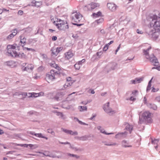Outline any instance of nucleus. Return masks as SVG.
<instances>
[{"mask_svg": "<svg viewBox=\"0 0 160 160\" xmlns=\"http://www.w3.org/2000/svg\"><path fill=\"white\" fill-rule=\"evenodd\" d=\"M16 44L9 45L7 46L8 55L14 58H25L26 55L22 52L19 53L14 50L16 48Z\"/></svg>", "mask_w": 160, "mask_h": 160, "instance_id": "obj_1", "label": "nucleus"}, {"mask_svg": "<svg viewBox=\"0 0 160 160\" xmlns=\"http://www.w3.org/2000/svg\"><path fill=\"white\" fill-rule=\"evenodd\" d=\"M150 26L153 29L159 30L160 28V17L156 15H152L150 16Z\"/></svg>", "mask_w": 160, "mask_h": 160, "instance_id": "obj_2", "label": "nucleus"}, {"mask_svg": "<svg viewBox=\"0 0 160 160\" xmlns=\"http://www.w3.org/2000/svg\"><path fill=\"white\" fill-rule=\"evenodd\" d=\"M59 8L58 7L56 9V14L55 15H51V19L52 22L59 29H62V26L64 25L63 21H62L61 19L58 18L57 17L58 14H59V13H58L57 11L58 10Z\"/></svg>", "mask_w": 160, "mask_h": 160, "instance_id": "obj_3", "label": "nucleus"}, {"mask_svg": "<svg viewBox=\"0 0 160 160\" xmlns=\"http://www.w3.org/2000/svg\"><path fill=\"white\" fill-rule=\"evenodd\" d=\"M152 113L149 111H145L142 113V116H139L138 123L142 124L146 122L149 123L151 122L152 121Z\"/></svg>", "mask_w": 160, "mask_h": 160, "instance_id": "obj_4", "label": "nucleus"}, {"mask_svg": "<svg viewBox=\"0 0 160 160\" xmlns=\"http://www.w3.org/2000/svg\"><path fill=\"white\" fill-rule=\"evenodd\" d=\"M151 48L150 47L146 50H143V52L144 53V54L145 55L146 58L147 59H149L153 64L154 65H158V62L157 58L153 54H152L150 56L149 55V52Z\"/></svg>", "mask_w": 160, "mask_h": 160, "instance_id": "obj_5", "label": "nucleus"}, {"mask_svg": "<svg viewBox=\"0 0 160 160\" xmlns=\"http://www.w3.org/2000/svg\"><path fill=\"white\" fill-rule=\"evenodd\" d=\"M159 30L149 28V30L147 31L146 33L149 37L156 39L158 38L159 35Z\"/></svg>", "mask_w": 160, "mask_h": 160, "instance_id": "obj_6", "label": "nucleus"}, {"mask_svg": "<svg viewBox=\"0 0 160 160\" xmlns=\"http://www.w3.org/2000/svg\"><path fill=\"white\" fill-rule=\"evenodd\" d=\"M60 72L53 70H51L50 72L46 75V78L50 80L53 81L58 77Z\"/></svg>", "mask_w": 160, "mask_h": 160, "instance_id": "obj_7", "label": "nucleus"}, {"mask_svg": "<svg viewBox=\"0 0 160 160\" xmlns=\"http://www.w3.org/2000/svg\"><path fill=\"white\" fill-rule=\"evenodd\" d=\"M82 16L78 12H74L71 15V19L72 21L76 22H80L82 19Z\"/></svg>", "mask_w": 160, "mask_h": 160, "instance_id": "obj_8", "label": "nucleus"}, {"mask_svg": "<svg viewBox=\"0 0 160 160\" xmlns=\"http://www.w3.org/2000/svg\"><path fill=\"white\" fill-rule=\"evenodd\" d=\"M22 71H26L28 72H31L33 70V65L31 64L23 63L22 64Z\"/></svg>", "mask_w": 160, "mask_h": 160, "instance_id": "obj_9", "label": "nucleus"}, {"mask_svg": "<svg viewBox=\"0 0 160 160\" xmlns=\"http://www.w3.org/2000/svg\"><path fill=\"white\" fill-rule=\"evenodd\" d=\"M109 102H108L105 104L103 107L104 111L110 115H112L116 113V111L112 110L109 107Z\"/></svg>", "mask_w": 160, "mask_h": 160, "instance_id": "obj_10", "label": "nucleus"}, {"mask_svg": "<svg viewBox=\"0 0 160 160\" xmlns=\"http://www.w3.org/2000/svg\"><path fill=\"white\" fill-rule=\"evenodd\" d=\"M99 6V3L92 2L90 4L85 6L84 8L85 10H91Z\"/></svg>", "mask_w": 160, "mask_h": 160, "instance_id": "obj_11", "label": "nucleus"}, {"mask_svg": "<svg viewBox=\"0 0 160 160\" xmlns=\"http://www.w3.org/2000/svg\"><path fill=\"white\" fill-rule=\"evenodd\" d=\"M42 94H43L42 92H41L39 93H35L34 92L27 93L26 92H22L21 93H20V94H22L23 96H27L29 98L37 97L40 96H41Z\"/></svg>", "mask_w": 160, "mask_h": 160, "instance_id": "obj_12", "label": "nucleus"}, {"mask_svg": "<svg viewBox=\"0 0 160 160\" xmlns=\"http://www.w3.org/2000/svg\"><path fill=\"white\" fill-rule=\"evenodd\" d=\"M107 6L108 9L112 12H114L118 7V6L115 3L112 2L108 3Z\"/></svg>", "mask_w": 160, "mask_h": 160, "instance_id": "obj_13", "label": "nucleus"}, {"mask_svg": "<svg viewBox=\"0 0 160 160\" xmlns=\"http://www.w3.org/2000/svg\"><path fill=\"white\" fill-rule=\"evenodd\" d=\"M18 32V30L16 29H15L11 31V33L7 37L6 39L8 40H9L12 39L15 35H16Z\"/></svg>", "mask_w": 160, "mask_h": 160, "instance_id": "obj_14", "label": "nucleus"}, {"mask_svg": "<svg viewBox=\"0 0 160 160\" xmlns=\"http://www.w3.org/2000/svg\"><path fill=\"white\" fill-rule=\"evenodd\" d=\"M127 134V133L126 132L118 133L115 135V138L119 139L124 138L126 137Z\"/></svg>", "mask_w": 160, "mask_h": 160, "instance_id": "obj_15", "label": "nucleus"}, {"mask_svg": "<svg viewBox=\"0 0 160 160\" xmlns=\"http://www.w3.org/2000/svg\"><path fill=\"white\" fill-rule=\"evenodd\" d=\"M63 49L62 47H58L56 48H53L51 49V51L53 55L56 56L58 53Z\"/></svg>", "mask_w": 160, "mask_h": 160, "instance_id": "obj_16", "label": "nucleus"}, {"mask_svg": "<svg viewBox=\"0 0 160 160\" xmlns=\"http://www.w3.org/2000/svg\"><path fill=\"white\" fill-rule=\"evenodd\" d=\"M121 145L122 147L125 148H130L132 147L129 142L126 140H123L122 141Z\"/></svg>", "mask_w": 160, "mask_h": 160, "instance_id": "obj_17", "label": "nucleus"}, {"mask_svg": "<svg viewBox=\"0 0 160 160\" xmlns=\"http://www.w3.org/2000/svg\"><path fill=\"white\" fill-rule=\"evenodd\" d=\"M143 80V78H136L135 79L131 81V83L132 84H135L141 82Z\"/></svg>", "mask_w": 160, "mask_h": 160, "instance_id": "obj_18", "label": "nucleus"}, {"mask_svg": "<svg viewBox=\"0 0 160 160\" xmlns=\"http://www.w3.org/2000/svg\"><path fill=\"white\" fill-rule=\"evenodd\" d=\"M42 4V2H37L35 0H33L31 2V5L33 6H35L38 7Z\"/></svg>", "mask_w": 160, "mask_h": 160, "instance_id": "obj_19", "label": "nucleus"}, {"mask_svg": "<svg viewBox=\"0 0 160 160\" xmlns=\"http://www.w3.org/2000/svg\"><path fill=\"white\" fill-rule=\"evenodd\" d=\"M97 129L99 130L100 132L103 134H104L106 135H111V134H114V133L113 132H111V133H107L104 130V129L102 128V127L100 126H98L97 128Z\"/></svg>", "mask_w": 160, "mask_h": 160, "instance_id": "obj_20", "label": "nucleus"}, {"mask_svg": "<svg viewBox=\"0 0 160 160\" xmlns=\"http://www.w3.org/2000/svg\"><path fill=\"white\" fill-rule=\"evenodd\" d=\"M130 93V91L127 92L125 95V98L127 100H130L131 101H134L136 100V98H134L133 96H131L130 98L127 97V96Z\"/></svg>", "mask_w": 160, "mask_h": 160, "instance_id": "obj_21", "label": "nucleus"}, {"mask_svg": "<svg viewBox=\"0 0 160 160\" xmlns=\"http://www.w3.org/2000/svg\"><path fill=\"white\" fill-rule=\"evenodd\" d=\"M70 148L72 150L75 151L81 152L82 151L83 149L81 148H78L77 147H75L73 145H70Z\"/></svg>", "mask_w": 160, "mask_h": 160, "instance_id": "obj_22", "label": "nucleus"}, {"mask_svg": "<svg viewBox=\"0 0 160 160\" xmlns=\"http://www.w3.org/2000/svg\"><path fill=\"white\" fill-rule=\"evenodd\" d=\"M50 65L51 67L56 69L58 70H59L61 69L58 65L56 64L54 62H52L50 63Z\"/></svg>", "mask_w": 160, "mask_h": 160, "instance_id": "obj_23", "label": "nucleus"}, {"mask_svg": "<svg viewBox=\"0 0 160 160\" xmlns=\"http://www.w3.org/2000/svg\"><path fill=\"white\" fill-rule=\"evenodd\" d=\"M126 129L129 131L130 133H131V131L133 128L132 125H130L129 124L127 123L125 124Z\"/></svg>", "mask_w": 160, "mask_h": 160, "instance_id": "obj_24", "label": "nucleus"}, {"mask_svg": "<svg viewBox=\"0 0 160 160\" xmlns=\"http://www.w3.org/2000/svg\"><path fill=\"white\" fill-rule=\"evenodd\" d=\"M147 106L150 108L154 110H156L157 109V106L154 104H152L150 103L147 104Z\"/></svg>", "mask_w": 160, "mask_h": 160, "instance_id": "obj_25", "label": "nucleus"}, {"mask_svg": "<svg viewBox=\"0 0 160 160\" xmlns=\"http://www.w3.org/2000/svg\"><path fill=\"white\" fill-rule=\"evenodd\" d=\"M66 58L68 59H70L73 56V54L71 52H68L65 54Z\"/></svg>", "mask_w": 160, "mask_h": 160, "instance_id": "obj_26", "label": "nucleus"}, {"mask_svg": "<svg viewBox=\"0 0 160 160\" xmlns=\"http://www.w3.org/2000/svg\"><path fill=\"white\" fill-rule=\"evenodd\" d=\"M63 22V23H64V25L62 26V27L61 28L62 29V30H65V29H68L69 28L68 25L67 24V23L66 22V21H65L64 22L63 21V22Z\"/></svg>", "mask_w": 160, "mask_h": 160, "instance_id": "obj_27", "label": "nucleus"}, {"mask_svg": "<svg viewBox=\"0 0 160 160\" xmlns=\"http://www.w3.org/2000/svg\"><path fill=\"white\" fill-rule=\"evenodd\" d=\"M35 136L40 138H45L46 140L48 139V138L47 137L44 136L41 133H37V134H35Z\"/></svg>", "mask_w": 160, "mask_h": 160, "instance_id": "obj_28", "label": "nucleus"}, {"mask_svg": "<svg viewBox=\"0 0 160 160\" xmlns=\"http://www.w3.org/2000/svg\"><path fill=\"white\" fill-rule=\"evenodd\" d=\"M43 154L46 156H49L53 158H55V157L52 154L50 153L49 152H45L43 153Z\"/></svg>", "mask_w": 160, "mask_h": 160, "instance_id": "obj_29", "label": "nucleus"}, {"mask_svg": "<svg viewBox=\"0 0 160 160\" xmlns=\"http://www.w3.org/2000/svg\"><path fill=\"white\" fill-rule=\"evenodd\" d=\"M72 82H66L63 86L64 88H67L71 86L72 84Z\"/></svg>", "mask_w": 160, "mask_h": 160, "instance_id": "obj_30", "label": "nucleus"}, {"mask_svg": "<svg viewBox=\"0 0 160 160\" xmlns=\"http://www.w3.org/2000/svg\"><path fill=\"white\" fill-rule=\"evenodd\" d=\"M74 119L77 121L78 122V123L81 125L87 126L88 125V124L83 122H82V121L79 120L78 119V118L77 117H74Z\"/></svg>", "mask_w": 160, "mask_h": 160, "instance_id": "obj_31", "label": "nucleus"}, {"mask_svg": "<svg viewBox=\"0 0 160 160\" xmlns=\"http://www.w3.org/2000/svg\"><path fill=\"white\" fill-rule=\"evenodd\" d=\"M62 92H61L57 94L54 98L57 101H59L61 100V98L60 97V96L62 95Z\"/></svg>", "mask_w": 160, "mask_h": 160, "instance_id": "obj_32", "label": "nucleus"}, {"mask_svg": "<svg viewBox=\"0 0 160 160\" xmlns=\"http://www.w3.org/2000/svg\"><path fill=\"white\" fill-rule=\"evenodd\" d=\"M78 109L80 112H82L84 111H87V108L86 106L83 107L82 106H79L78 107Z\"/></svg>", "mask_w": 160, "mask_h": 160, "instance_id": "obj_33", "label": "nucleus"}, {"mask_svg": "<svg viewBox=\"0 0 160 160\" xmlns=\"http://www.w3.org/2000/svg\"><path fill=\"white\" fill-rule=\"evenodd\" d=\"M117 66V64L115 62L109 65V66L111 67V69L112 70H114L116 68Z\"/></svg>", "mask_w": 160, "mask_h": 160, "instance_id": "obj_34", "label": "nucleus"}, {"mask_svg": "<svg viewBox=\"0 0 160 160\" xmlns=\"http://www.w3.org/2000/svg\"><path fill=\"white\" fill-rule=\"evenodd\" d=\"M20 42L21 43L24 44L26 43V39L24 38L23 36L21 35L20 36Z\"/></svg>", "mask_w": 160, "mask_h": 160, "instance_id": "obj_35", "label": "nucleus"}, {"mask_svg": "<svg viewBox=\"0 0 160 160\" xmlns=\"http://www.w3.org/2000/svg\"><path fill=\"white\" fill-rule=\"evenodd\" d=\"M101 12H98L96 13H93L92 14L93 16L95 18L98 17L101 15Z\"/></svg>", "mask_w": 160, "mask_h": 160, "instance_id": "obj_36", "label": "nucleus"}, {"mask_svg": "<svg viewBox=\"0 0 160 160\" xmlns=\"http://www.w3.org/2000/svg\"><path fill=\"white\" fill-rule=\"evenodd\" d=\"M67 154L68 156H69L71 157H74L76 158H79V157L77 155L71 154L70 153H68Z\"/></svg>", "mask_w": 160, "mask_h": 160, "instance_id": "obj_37", "label": "nucleus"}, {"mask_svg": "<svg viewBox=\"0 0 160 160\" xmlns=\"http://www.w3.org/2000/svg\"><path fill=\"white\" fill-rule=\"evenodd\" d=\"M69 134L72 135H77L78 134V132L77 131L73 132L72 131L70 130Z\"/></svg>", "mask_w": 160, "mask_h": 160, "instance_id": "obj_38", "label": "nucleus"}, {"mask_svg": "<svg viewBox=\"0 0 160 160\" xmlns=\"http://www.w3.org/2000/svg\"><path fill=\"white\" fill-rule=\"evenodd\" d=\"M61 130H62V131H63V132H64L65 133L67 134H69V131H70V130H68V129H64V128H61Z\"/></svg>", "mask_w": 160, "mask_h": 160, "instance_id": "obj_39", "label": "nucleus"}, {"mask_svg": "<svg viewBox=\"0 0 160 160\" xmlns=\"http://www.w3.org/2000/svg\"><path fill=\"white\" fill-rule=\"evenodd\" d=\"M103 21V19L102 18H101L99 19H98L96 20L95 22H96L98 24H99L100 23L102 22Z\"/></svg>", "mask_w": 160, "mask_h": 160, "instance_id": "obj_40", "label": "nucleus"}, {"mask_svg": "<svg viewBox=\"0 0 160 160\" xmlns=\"http://www.w3.org/2000/svg\"><path fill=\"white\" fill-rule=\"evenodd\" d=\"M88 136H83L81 137L80 140H82V141H86L87 140L88 138Z\"/></svg>", "mask_w": 160, "mask_h": 160, "instance_id": "obj_41", "label": "nucleus"}, {"mask_svg": "<svg viewBox=\"0 0 160 160\" xmlns=\"http://www.w3.org/2000/svg\"><path fill=\"white\" fill-rule=\"evenodd\" d=\"M85 61V59H82V60L78 61L77 63L80 66H81L82 63Z\"/></svg>", "mask_w": 160, "mask_h": 160, "instance_id": "obj_42", "label": "nucleus"}, {"mask_svg": "<svg viewBox=\"0 0 160 160\" xmlns=\"http://www.w3.org/2000/svg\"><path fill=\"white\" fill-rule=\"evenodd\" d=\"M80 67L81 66L77 63L74 65V68L76 69L79 70Z\"/></svg>", "mask_w": 160, "mask_h": 160, "instance_id": "obj_43", "label": "nucleus"}, {"mask_svg": "<svg viewBox=\"0 0 160 160\" xmlns=\"http://www.w3.org/2000/svg\"><path fill=\"white\" fill-rule=\"evenodd\" d=\"M116 144L115 143H110V142H109V143L106 142L105 143V145H107V146H114V145H116Z\"/></svg>", "mask_w": 160, "mask_h": 160, "instance_id": "obj_44", "label": "nucleus"}, {"mask_svg": "<svg viewBox=\"0 0 160 160\" xmlns=\"http://www.w3.org/2000/svg\"><path fill=\"white\" fill-rule=\"evenodd\" d=\"M158 139H155L154 140H152V142L153 144H157L158 142Z\"/></svg>", "mask_w": 160, "mask_h": 160, "instance_id": "obj_45", "label": "nucleus"}, {"mask_svg": "<svg viewBox=\"0 0 160 160\" xmlns=\"http://www.w3.org/2000/svg\"><path fill=\"white\" fill-rule=\"evenodd\" d=\"M44 69V67L43 66H41L40 67H39L38 68V70L39 72H41Z\"/></svg>", "mask_w": 160, "mask_h": 160, "instance_id": "obj_46", "label": "nucleus"}, {"mask_svg": "<svg viewBox=\"0 0 160 160\" xmlns=\"http://www.w3.org/2000/svg\"><path fill=\"white\" fill-rule=\"evenodd\" d=\"M151 84L148 83V85L147 88V92H148L151 89Z\"/></svg>", "mask_w": 160, "mask_h": 160, "instance_id": "obj_47", "label": "nucleus"}, {"mask_svg": "<svg viewBox=\"0 0 160 160\" xmlns=\"http://www.w3.org/2000/svg\"><path fill=\"white\" fill-rule=\"evenodd\" d=\"M152 92H156L158 91L159 90L158 88H155L153 87H152Z\"/></svg>", "mask_w": 160, "mask_h": 160, "instance_id": "obj_48", "label": "nucleus"}, {"mask_svg": "<svg viewBox=\"0 0 160 160\" xmlns=\"http://www.w3.org/2000/svg\"><path fill=\"white\" fill-rule=\"evenodd\" d=\"M19 146L21 147H24L27 148L28 147V144H20L18 145Z\"/></svg>", "mask_w": 160, "mask_h": 160, "instance_id": "obj_49", "label": "nucleus"}, {"mask_svg": "<svg viewBox=\"0 0 160 160\" xmlns=\"http://www.w3.org/2000/svg\"><path fill=\"white\" fill-rule=\"evenodd\" d=\"M71 80L72 78L70 77H68L67 78V82H72Z\"/></svg>", "mask_w": 160, "mask_h": 160, "instance_id": "obj_50", "label": "nucleus"}, {"mask_svg": "<svg viewBox=\"0 0 160 160\" xmlns=\"http://www.w3.org/2000/svg\"><path fill=\"white\" fill-rule=\"evenodd\" d=\"M59 143L60 144H68L69 145H70V143L69 142H59Z\"/></svg>", "mask_w": 160, "mask_h": 160, "instance_id": "obj_51", "label": "nucleus"}, {"mask_svg": "<svg viewBox=\"0 0 160 160\" xmlns=\"http://www.w3.org/2000/svg\"><path fill=\"white\" fill-rule=\"evenodd\" d=\"M138 91L137 90H135L132 92L131 94H132L133 96H135L136 94L137 93Z\"/></svg>", "mask_w": 160, "mask_h": 160, "instance_id": "obj_52", "label": "nucleus"}, {"mask_svg": "<svg viewBox=\"0 0 160 160\" xmlns=\"http://www.w3.org/2000/svg\"><path fill=\"white\" fill-rule=\"evenodd\" d=\"M92 116L90 118V119L91 120H92V119L95 117L96 116V114H92Z\"/></svg>", "mask_w": 160, "mask_h": 160, "instance_id": "obj_53", "label": "nucleus"}, {"mask_svg": "<svg viewBox=\"0 0 160 160\" xmlns=\"http://www.w3.org/2000/svg\"><path fill=\"white\" fill-rule=\"evenodd\" d=\"M156 100L158 102H160V96H158L156 97Z\"/></svg>", "mask_w": 160, "mask_h": 160, "instance_id": "obj_54", "label": "nucleus"}, {"mask_svg": "<svg viewBox=\"0 0 160 160\" xmlns=\"http://www.w3.org/2000/svg\"><path fill=\"white\" fill-rule=\"evenodd\" d=\"M28 133L32 135H34L35 136V134H37V133H35V132H34L32 131H30L29 132H28Z\"/></svg>", "mask_w": 160, "mask_h": 160, "instance_id": "obj_55", "label": "nucleus"}, {"mask_svg": "<svg viewBox=\"0 0 160 160\" xmlns=\"http://www.w3.org/2000/svg\"><path fill=\"white\" fill-rule=\"evenodd\" d=\"M121 45L120 44L119 46L117 48V49L116 50V52H115V54H117V52L118 51V50H119V49Z\"/></svg>", "mask_w": 160, "mask_h": 160, "instance_id": "obj_56", "label": "nucleus"}, {"mask_svg": "<svg viewBox=\"0 0 160 160\" xmlns=\"http://www.w3.org/2000/svg\"><path fill=\"white\" fill-rule=\"evenodd\" d=\"M137 33L138 34H142V32L141 30H140L138 29H137Z\"/></svg>", "mask_w": 160, "mask_h": 160, "instance_id": "obj_57", "label": "nucleus"}, {"mask_svg": "<svg viewBox=\"0 0 160 160\" xmlns=\"http://www.w3.org/2000/svg\"><path fill=\"white\" fill-rule=\"evenodd\" d=\"M25 49H27L28 51L32 50V51H34V50L32 49V48H25Z\"/></svg>", "mask_w": 160, "mask_h": 160, "instance_id": "obj_58", "label": "nucleus"}, {"mask_svg": "<svg viewBox=\"0 0 160 160\" xmlns=\"http://www.w3.org/2000/svg\"><path fill=\"white\" fill-rule=\"evenodd\" d=\"M57 115L60 117H62L63 116L62 113L61 112H58L57 113Z\"/></svg>", "mask_w": 160, "mask_h": 160, "instance_id": "obj_59", "label": "nucleus"}, {"mask_svg": "<svg viewBox=\"0 0 160 160\" xmlns=\"http://www.w3.org/2000/svg\"><path fill=\"white\" fill-rule=\"evenodd\" d=\"M57 39V37L55 36H53L52 37V39L53 41H55Z\"/></svg>", "mask_w": 160, "mask_h": 160, "instance_id": "obj_60", "label": "nucleus"}, {"mask_svg": "<svg viewBox=\"0 0 160 160\" xmlns=\"http://www.w3.org/2000/svg\"><path fill=\"white\" fill-rule=\"evenodd\" d=\"M100 32L102 34H104L105 33V31L103 29H102L100 30Z\"/></svg>", "mask_w": 160, "mask_h": 160, "instance_id": "obj_61", "label": "nucleus"}, {"mask_svg": "<svg viewBox=\"0 0 160 160\" xmlns=\"http://www.w3.org/2000/svg\"><path fill=\"white\" fill-rule=\"evenodd\" d=\"M48 132H49V133H51V134H52L53 133H54V132L53 131H51V130L50 129H48Z\"/></svg>", "mask_w": 160, "mask_h": 160, "instance_id": "obj_62", "label": "nucleus"}, {"mask_svg": "<svg viewBox=\"0 0 160 160\" xmlns=\"http://www.w3.org/2000/svg\"><path fill=\"white\" fill-rule=\"evenodd\" d=\"M103 49V51H106L108 49V47L106 46H104Z\"/></svg>", "mask_w": 160, "mask_h": 160, "instance_id": "obj_63", "label": "nucleus"}, {"mask_svg": "<svg viewBox=\"0 0 160 160\" xmlns=\"http://www.w3.org/2000/svg\"><path fill=\"white\" fill-rule=\"evenodd\" d=\"M23 13V12L22 11L19 10L18 12V14L22 15Z\"/></svg>", "mask_w": 160, "mask_h": 160, "instance_id": "obj_64", "label": "nucleus"}]
</instances>
